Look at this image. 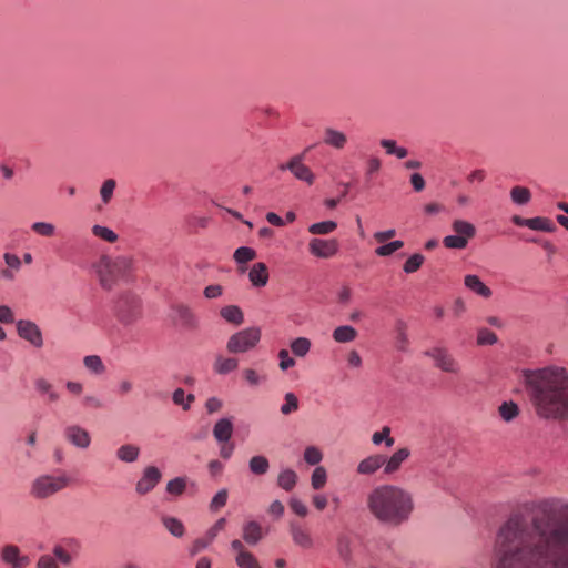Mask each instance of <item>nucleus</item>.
I'll use <instances>...</instances> for the list:
<instances>
[{"instance_id": "a18cd8bd", "label": "nucleus", "mask_w": 568, "mask_h": 568, "mask_svg": "<svg viewBox=\"0 0 568 568\" xmlns=\"http://www.w3.org/2000/svg\"><path fill=\"white\" fill-rule=\"evenodd\" d=\"M323 459L322 452L315 446H308L304 450V460L308 465H318Z\"/></svg>"}, {"instance_id": "39448f33", "label": "nucleus", "mask_w": 568, "mask_h": 568, "mask_svg": "<svg viewBox=\"0 0 568 568\" xmlns=\"http://www.w3.org/2000/svg\"><path fill=\"white\" fill-rule=\"evenodd\" d=\"M452 229L455 234L447 235L443 239V244L446 248L463 250L476 234L475 226L464 220H455L452 223Z\"/></svg>"}, {"instance_id": "e433bc0d", "label": "nucleus", "mask_w": 568, "mask_h": 568, "mask_svg": "<svg viewBox=\"0 0 568 568\" xmlns=\"http://www.w3.org/2000/svg\"><path fill=\"white\" fill-rule=\"evenodd\" d=\"M163 525L175 537H182L184 535V525L178 518L164 517Z\"/></svg>"}, {"instance_id": "f3484780", "label": "nucleus", "mask_w": 568, "mask_h": 568, "mask_svg": "<svg viewBox=\"0 0 568 568\" xmlns=\"http://www.w3.org/2000/svg\"><path fill=\"white\" fill-rule=\"evenodd\" d=\"M270 275L267 266L263 262L253 264L248 272V280L254 287H264L268 282Z\"/></svg>"}, {"instance_id": "b1692460", "label": "nucleus", "mask_w": 568, "mask_h": 568, "mask_svg": "<svg viewBox=\"0 0 568 568\" xmlns=\"http://www.w3.org/2000/svg\"><path fill=\"white\" fill-rule=\"evenodd\" d=\"M346 135L343 132L331 128L325 130L324 142L327 145L333 146L335 149H343L346 144Z\"/></svg>"}, {"instance_id": "de8ad7c7", "label": "nucleus", "mask_w": 568, "mask_h": 568, "mask_svg": "<svg viewBox=\"0 0 568 568\" xmlns=\"http://www.w3.org/2000/svg\"><path fill=\"white\" fill-rule=\"evenodd\" d=\"M298 408L297 397L293 393L285 395V403L281 406V413L288 415Z\"/></svg>"}, {"instance_id": "f704fd0d", "label": "nucleus", "mask_w": 568, "mask_h": 568, "mask_svg": "<svg viewBox=\"0 0 568 568\" xmlns=\"http://www.w3.org/2000/svg\"><path fill=\"white\" fill-rule=\"evenodd\" d=\"M233 257L237 264H245L256 257V252L252 247L241 246L235 250Z\"/></svg>"}, {"instance_id": "5701e85b", "label": "nucleus", "mask_w": 568, "mask_h": 568, "mask_svg": "<svg viewBox=\"0 0 568 568\" xmlns=\"http://www.w3.org/2000/svg\"><path fill=\"white\" fill-rule=\"evenodd\" d=\"M296 483L297 475L293 469L286 468L280 471L277 477V485L282 489H284L285 491H291L296 486Z\"/></svg>"}, {"instance_id": "6e6d98bb", "label": "nucleus", "mask_w": 568, "mask_h": 568, "mask_svg": "<svg viewBox=\"0 0 568 568\" xmlns=\"http://www.w3.org/2000/svg\"><path fill=\"white\" fill-rule=\"evenodd\" d=\"M226 519L220 518L216 523L206 531L205 536L209 538V541H213L217 534L225 528Z\"/></svg>"}, {"instance_id": "cd10ccee", "label": "nucleus", "mask_w": 568, "mask_h": 568, "mask_svg": "<svg viewBox=\"0 0 568 568\" xmlns=\"http://www.w3.org/2000/svg\"><path fill=\"white\" fill-rule=\"evenodd\" d=\"M239 366V362L235 358H225L222 356H219L214 363V371L217 374L225 375L233 371H235Z\"/></svg>"}, {"instance_id": "5fc2aeb1", "label": "nucleus", "mask_w": 568, "mask_h": 568, "mask_svg": "<svg viewBox=\"0 0 568 568\" xmlns=\"http://www.w3.org/2000/svg\"><path fill=\"white\" fill-rule=\"evenodd\" d=\"M114 189H115L114 180L109 179V180L104 181V183L102 184L101 191H100L101 199L104 203H108L111 200Z\"/></svg>"}, {"instance_id": "338daca9", "label": "nucleus", "mask_w": 568, "mask_h": 568, "mask_svg": "<svg viewBox=\"0 0 568 568\" xmlns=\"http://www.w3.org/2000/svg\"><path fill=\"white\" fill-rule=\"evenodd\" d=\"M207 467L212 477L220 476L224 469V465L217 459L211 460Z\"/></svg>"}, {"instance_id": "8fccbe9b", "label": "nucleus", "mask_w": 568, "mask_h": 568, "mask_svg": "<svg viewBox=\"0 0 568 568\" xmlns=\"http://www.w3.org/2000/svg\"><path fill=\"white\" fill-rule=\"evenodd\" d=\"M372 439L375 445H379L383 440H385L387 447H392L394 445V439L390 437V429L388 427H384L381 432H376Z\"/></svg>"}, {"instance_id": "774afa93", "label": "nucleus", "mask_w": 568, "mask_h": 568, "mask_svg": "<svg viewBox=\"0 0 568 568\" xmlns=\"http://www.w3.org/2000/svg\"><path fill=\"white\" fill-rule=\"evenodd\" d=\"M38 568H58V565L53 557L45 555L39 559Z\"/></svg>"}, {"instance_id": "a878e982", "label": "nucleus", "mask_w": 568, "mask_h": 568, "mask_svg": "<svg viewBox=\"0 0 568 568\" xmlns=\"http://www.w3.org/2000/svg\"><path fill=\"white\" fill-rule=\"evenodd\" d=\"M312 343L307 337H297L291 341L290 348L296 357H305L311 351Z\"/></svg>"}, {"instance_id": "423d86ee", "label": "nucleus", "mask_w": 568, "mask_h": 568, "mask_svg": "<svg viewBox=\"0 0 568 568\" xmlns=\"http://www.w3.org/2000/svg\"><path fill=\"white\" fill-rule=\"evenodd\" d=\"M69 484L67 476H41L32 485V495L37 498H47L63 489Z\"/></svg>"}, {"instance_id": "2f4dec72", "label": "nucleus", "mask_w": 568, "mask_h": 568, "mask_svg": "<svg viewBox=\"0 0 568 568\" xmlns=\"http://www.w3.org/2000/svg\"><path fill=\"white\" fill-rule=\"evenodd\" d=\"M235 562L239 568H262L253 552H242L235 556Z\"/></svg>"}, {"instance_id": "052dcab7", "label": "nucleus", "mask_w": 568, "mask_h": 568, "mask_svg": "<svg viewBox=\"0 0 568 568\" xmlns=\"http://www.w3.org/2000/svg\"><path fill=\"white\" fill-rule=\"evenodd\" d=\"M36 387L42 394H47L48 393L52 400H55L58 398V396L54 393L50 392L51 385L45 379H42V378L38 379L36 382Z\"/></svg>"}, {"instance_id": "79ce46f5", "label": "nucleus", "mask_w": 568, "mask_h": 568, "mask_svg": "<svg viewBox=\"0 0 568 568\" xmlns=\"http://www.w3.org/2000/svg\"><path fill=\"white\" fill-rule=\"evenodd\" d=\"M404 246V242L400 241V240H395V241H392L389 243H386L384 245H381L378 246L376 250H375V253L378 255V256H389L392 255L394 252H396L397 250L402 248Z\"/></svg>"}, {"instance_id": "0eeeda50", "label": "nucleus", "mask_w": 568, "mask_h": 568, "mask_svg": "<svg viewBox=\"0 0 568 568\" xmlns=\"http://www.w3.org/2000/svg\"><path fill=\"white\" fill-rule=\"evenodd\" d=\"M125 265L126 261L124 258H118L114 262L102 258L97 266L101 285L105 288H110L116 280V272Z\"/></svg>"}, {"instance_id": "aec40b11", "label": "nucleus", "mask_w": 568, "mask_h": 568, "mask_svg": "<svg viewBox=\"0 0 568 568\" xmlns=\"http://www.w3.org/2000/svg\"><path fill=\"white\" fill-rule=\"evenodd\" d=\"M465 286L475 294L488 298L491 296V290L475 274H468L464 278Z\"/></svg>"}, {"instance_id": "680f3d73", "label": "nucleus", "mask_w": 568, "mask_h": 568, "mask_svg": "<svg viewBox=\"0 0 568 568\" xmlns=\"http://www.w3.org/2000/svg\"><path fill=\"white\" fill-rule=\"evenodd\" d=\"M59 545L64 546V548L72 555H77L80 549V544L74 538L63 539Z\"/></svg>"}, {"instance_id": "473e14b6", "label": "nucleus", "mask_w": 568, "mask_h": 568, "mask_svg": "<svg viewBox=\"0 0 568 568\" xmlns=\"http://www.w3.org/2000/svg\"><path fill=\"white\" fill-rule=\"evenodd\" d=\"M139 448L134 445H123L118 449L116 456L120 460L132 463L138 459Z\"/></svg>"}, {"instance_id": "49530a36", "label": "nucleus", "mask_w": 568, "mask_h": 568, "mask_svg": "<svg viewBox=\"0 0 568 568\" xmlns=\"http://www.w3.org/2000/svg\"><path fill=\"white\" fill-rule=\"evenodd\" d=\"M84 365L89 371H91L95 374H100L104 371V365H103L101 358L97 355L85 356Z\"/></svg>"}, {"instance_id": "c9c22d12", "label": "nucleus", "mask_w": 568, "mask_h": 568, "mask_svg": "<svg viewBox=\"0 0 568 568\" xmlns=\"http://www.w3.org/2000/svg\"><path fill=\"white\" fill-rule=\"evenodd\" d=\"M381 145L387 154L395 155L398 159H404L407 155V150L403 146H397L394 140L384 139L381 141Z\"/></svg>"}, {"instance_id": "09e8293b", "label": "nucleus", "mask_w": 568, "mask_h": 568, "mask_svg": "<svg viewBox=\"0 0 568 568\" xmlns=\"http://www.w3.org/2000/svg\"><path fill=\"white\" fill-rule=\"evenodd\" d=\"M226 501H227V490L223 488V489L219 490L212 498V500L210 503V509L212 511H216L220 508L224 507L226 505Z\"/></svg>"}, {"instance_id": "4be33fe9", "label": "nucleus", "mask_w": 568, "mask_h": 568, "mask_svg": "<svg viewBox=\"0 0 568 568\" xmlns=\"http://www.w3.org/2000/svg\"><path fill=\"white\" fill-rule=\"evenodd\" d=\"M291 534L294 542L303 548H310L313 545L312 538L307 530L303 529L300 525L291 524Z\"/></svg>"}, {"instance_id": "2eb2a0df", "label": "nucleus", "mask_w": 568, "mask_h": 568, "mask_svg": "<svg viewBox=\"0 0 568 568\" xmlns=\"http://www.w3.org/2000/svg\"><path fill=\"white\" fill-rule=\"evenodd\" d=\"M242 537L246 544L255 546L264 537L263 528L257 521L250 520L243 525Z\"/></svg>"}, {"instance_id": "58836bf2", "label": "nucleus", "mask_w": 568, "mask_h": 568, "mask_svg": "<svg viewBox=\"0 0 568 568\" xmlns=\"http://www.w3.org/2000/svg\"><path fill=\"white\" fill-rule=\"evenodd\" d=\"M424 256L419 253L410 255L404 263L403 270L405 273L410 274L420 268L424 263Z\"/></svg>"}, {"instance_id": "72a5a7b5", "label": "nucleus", "mask_w": 568, "mask_h": 568, "mask_svg": "<svg viewBox=\"0 0 568 568\" xmlns=\"http://www.w3.org/2000/svg\"><path fill=\"white\" fill-rule=\"evenodd\" d=\"M499 414L505 422H510L519 414V408L514 402H504L499 406Z\"/></svg>"}, {"instance_id": "f257e3e1", "label": "nucleus", "mask_w": 568, "mask_h": 568, "mask_svg": "<svg viewBox=\"0 0 568 568\" xmlns=\"http://www.w3.org/2000/svg\"><path fill=\"white\" fill-rule=\"evenodd\" d=\"M493 568H568V504L542 500L535 507L532 531L521 515L499 529Z\"/></svg>"}, {"instance_id": "6e6552de", "label": "nucleus", "mask_w": 568, "mask_h": 568, "mask_svg": "<svg viewBox=\"0 0 568 568\" xmlns=\"http://www.w3.org/2000/svg\"><path fill=\"white\" fill-rule=\"evenodd\" d=\"M339 245L335 239L313 237L308 243L310 253L318 258H331L338 252Z\"/></svg>"}, {"instance_id": "3c124183", "label": "nucleus", "mask_w": 568, "mask_h": 568, "mask_svg": "<svg viewBox=\"0 0 568 568\" xmlns=\"http://www.w3.org/2000/svg\"><path fill=\"white\" fill-rule=\"evenodd\" d=\"M278 367L282 371H287L288 368H292L295 366V359L290 355L287 349H281L278 352Z\"/></svg>"}, {"instance_id": "20e7f679", "label": "nucleus", "mask_w": 568, "mask_h": 568, "mask_svg": "<svg viewBox=\"0 0 568 568\" xmlns=\"http://www.w3.org/2000/svg\"><path fill=\"white\" fill-rule=\"evenodd\" d=\"M260 327H247L233 334L227 342L230 353H245L253 349L261 341Z\"/></svg>"}, {"instance_id": "9d476101", "label": "nucleus", "mask_w": 568, "mask_h": 568, "mask_svg": "<svg viewBox=\"0 0 568 568\" xmlns=\"http://www.w3.org/2000/svg\"><path fill=\"white\" fill-rule=\"evenodd\" d=\"M17 331L21 338L30 342L36 347H41L43 344L42 334L38 325L31 321H19L17 323Z\"/></svg>"}, {"instance_id": "f8f14e48", "label": "nucleus", "mask_w": 568, "mask_h": 568, "mask_svg": "<svg viewBox=\"0 0 568 568\" xmlns=\"http://www.w3.org/2000/svg\"><path fill=\"white\" fill-rule=\"evenodd\" d=\"M281 170H290L296 179L307 184L314 182V174L308 166L302 163V156L293 158L287 164L281 165Z\"/></svg>"}, {"instance_id": "13d9d810", "label": "nucleus", "mask_w": 568, "mask_h": 568, "mask_svg": "<svg viewBox=\"0 0 568 568\" xmlns=\"http://www.w3.org/2000/svg\"><path fill=\"white\" fill-rule=\"evenodd\" d=\"M53 554L55 558H58L62 564H69L72 559V554H70L64 546L57 545L53 548Z\"/></svg>"}, {"instance_id": "603ef678", "label": "nucleus", "mask_w": 568, "mask_h": 568, "mask_svg": "<svg viewBox=\"0 0 568 568\" xmlns=\"http://www.w3.org/2000/svg\"><path fill=\"white\" fill-rule=\"evenodd\" d=\"M497 342V336L494 332L483 328L478 332L477 343L479 345H493Z\"/></svg>"}, {"instance_id": "c03bdc74", "label": "nucleus", "mask_w": 568, "mask_h": 568, "mask_svg": "<svg viewBox=\"0 0 568 568\" xmlns=\"http://www.w3.org/2000/svg\"><path fill=\"white\" fill-rule=\"evenodd\" d=\"M92 233L95 236H98L109 243H113L118 240V235L111 229H109L106 226L94 225L92 227Z\"/></svg>"}, {"instance_id": "0e129e2a", "label": "nucleus", "mask_w": 568, "mask_h": 568, "mask_svg": "<svg viewBox=\"0 0 568 568\" xmlns=\"http://www.w3.org/2000/svg\"><path fill=\"white\" fill-rule=\"evenodd\" d=\"M268 514L275 518H281L284 515V505L280 500H274L268 507Z\"/></svg>"}, {"instance_id": "bb28decb", "label": "nucleus", "mask_w": 568, "mask_h": 568, "mask_svg": "<svg viewBox=\"0 0 568 568\" xmlns=\"http://www.w3.org/2000/svg\"><path fill=\"white\" fill-rule=\"evenodd\" d=\"M357 332L349 325L338 326L333 332V338L337 343H348L356 338Z\"/></svg>"}, {"instance_id": "e2e57ef3", "label": "nucleus", "mask_w": 568, "mask_h": 568, "mask_svg": "<svg viewBox=\"0 0 568 568\" xmlns=\"http://www.w3.org/2000/svg\"><path fill=\"white\" fill-rule=\"evenodd\" d=\"M0 322L11 324L14 322V316L9 306L0 305Z\"/></svg>"}, {"instance_id": "a211bd4d", "label": "nucleus", "mask_w": 568, "mask_h": 568, "mask_svg": "<svg viewBox=\"0 0 568 568\" xmlns=\"http://www.w3.org/2000/svg\"><path fill=\"white\" fill-rule=\"evenodd\" d=\"M386 462L384 455H372L363 459L358 466L357 471L362 475H371L378 470Z\"/></svg>"}, {"instance_id": "69168bd1", "label": "nucleus", "mask_w": 568, "mask_h": 568, "mask_svg": "<svg viewBox=\"0 0 568 568\" xmlns=\"http://www.w3.org/2000/svg\"><path fill=\"white\" fill-rule=\"evenodd\" d=\"M213 541H209V538L204 536L203 538H197L194 540L191 549V554L195 555L196 552L205 549Z\"/></svg>"}, {"instance_id": "ea45409f", "label": "nucleus", "mask_w": 568, "mask_h": 568, "mask_svg": "<svg viewBox=\"0 0 568 568\" xmlns=\"http://www.w3.org/2000/svg\"><path fill=\"white\" fill-rule=\"evenodd\" d=\"M186 488V479L184 477H176L166 484V491L173 496H180Z\"/></svg>"}, {"instance_id": "1a4fd4ad", "label": "nucleus", "mask_w": 568, "mask_h": 568, "mask_svg": "<svg viewBox=\"0 0 568 568\" xmlns=\"http://www.w3.org/2000/svg\"><path fill=\"white\" fill-rule=\"evenodd\" d=\"M162 474L155 466H148L136 483V493L145 495L151 491L161 480Z\"/></svg>"}, {"instance_id": "7c9ffc66", "label": "nucleus", "mask_w": 568, "mask_h": 568, "mask_svg": "<svg viewBox=\"0 0 568 568\" xmlns=\"http://www.w3.org/2000/svg\"><path fill=\"white\" fill-rule=\"evenodd\" d=\"M248 467L254 475H264L270 468V463L264 456H253L250 459Z\"/></svg>"}, {"instance_id": "f03ea898", "label": "nucleus", "mask_w": 568, "mask_h": 568, "mask_svg": "<svg viewBox=\"0 0 568 568\" xmlns=\"http://www.w3.org/2000/svg\"><path fill=\"white\" fill-rule=\"evenodd\" d=\"M526 383L538 416L547 419L568 417V382L564 369L530 372L526 374Z\"/></svg>"}, {"instance_id": "4c0bfd02", "label": "nucleus", "mask_w": 568, "mask_h": 568, "mask_svg": "<svg viewBox=\"0 0 568 568\" xmlns=\"http://www.w3.org/2000/svg\"><path fill=\"white\" fill-rule=\"evenodd\" d=\"M510 196L514 203L523 205L530 201L531 194L527 187L515 186L510 191Z\"/></svg>"}, {"instance_id": "7ed1b4c3", "label": "nucleus", "mask_w": 568, "mask_h": 568, "mask_svg": "<svg viewBox=\"0 0 568 568\" xmlns=\"http://www.w3.org/2000/svg\"><path fill=\"white\" fill-rule=\"evenodd\" d=\"M367 506L379 521L397 526L408 519L413 510V500L402 488L383 485L372 490Z\"/></svg>"}, {"instance_id": "4d7b16f0", "label": "nucleus", "mask_w": 568, "mask_h": 568, "mask_svg": "<svg viewBox=\"0 0 568 568\" xmlns=\"http://www.w3.org/2000/svg\"><path fill=\"white\" fill-rule=\"evenodd\" d=\"M243 375L251 386H256L265 379V377L260 376L258 373L252 368L244 369Z\"/></svg>"}, {"instance_id": "a19ab883", "label": "nucleus", "mask_w": 568, "mask_h": 568, "mask_svg": "<svg viewBox=\"0 0 568 568\" xmlns=\"http://www.w3.org/2000/svg\"><path fill=\"white\" fill-rule=\"evenodd\" d=\"M327 474L324 467L317 466L312 474L311 484L314 489H321L325 486Z\"/></svg>"}, {"instance_id": "c85d7f7f", "label": "nucleus", "mask_w": 568, "mask_h": 568, "mask_svg": "<svg viewBox=\"0 0 568 568\" xmlns=\"http://www.w3.org/2000/svg\"><path fill=\"white\" fill-rule=\"evenodd\" d=\"M525 224L527 227L535 231L552 232L555 230L554 222L547 217H531L528 219Z\"/></svg>"}, {"instance_id": "4468645a", "label": "nucleus", "mask_w": 568, "mask_h": 568, "mask_svg": "<svg viewBox=\"0 0 568 568\" xmlns=\"http://www.w3.org/2000/svg\"><path fill=\"white\" fill-rule=\"evenodd\" d=\"M68 440L79 448H87L91 443L89 433L79 426H69L65 428Z\"/></svg>"}, {"instance_id": "864d4df0", "label": "nucleus", "mask_w": 568, "mask_h": 568, "mask_svg": "<svg viewBox=\"0 0 568 568\" xmlns=\"http://www.w3.org/2000/svg\"><path fill=\"white\" fill-rule=\"evenodd\" d=\"M31 227L36 233L42 236H52L54 234V226L51 223L34 222Z\"/></svg>"}, {"instance_id": "dca6fc26", "label": "nucleus", "mask_w": 568, "mask_h": 568, "mask_svg": "<svg viewBox=\"0 0 568 568\" xmlns=\"http://www.w3.org/2000/svg\"><path fill=\"white\" fill-rule=\"evenodd\" d=\"M2 560L11 566V568H26L29 560L21 557L17 546H6L2 550Z\"/></svg>"}, {"instance_id": "c756f323", "label": "nucleus", "mask_w": 568, "mask_h": 568, "mask_svg": "<svg viewBox=\"0 0 568 568\" xmlns=\"http://www.w3.org/2000/svg\"><path fill=\"white\" fill-rule=\"evenodd\" d=\"M337 227V223L334 221H323L313 223L308 226V232L313 235H326L334 232Z\"/></svg>"}, {"instance_id": "6ab92c4d", "label": "nucleus", "mask_w": 568, "mask_h": 568, "mask_svg": "<svg viewBox=\"0 0 568 568\" xmlns=\"http://www.w3.org/2000/svg\"><path fill=\"white\" fill-rule=\"evenodd\" d=\"M233 434V423L231 418L219 419L213 427L214 438L219 443H227Z\"/></svg>"}, {"instance_id": "ddd939ff", "label": "nucleus", "mask_w": 568, "mask_h": 568, "mask_svg": "<svg viewBox=\"0 0 568 568\" xmlns=\"http://www.w3.org/2000/svg\"><path fill=\"white\" fill-rule=\"evenodd\" d=\"M140 305L135 298H125L119 302L118 316L124 322H131L139 314Z\"/></svg>"}, {"instance_id": "37998d69", "label": "nucleus", "mask_w": 568, "mask_h": 568, "mask_svg": "<svg viewBox=\"0 0 568 568\" xmlns=\"http://www.w3.org/2000/svg\"><path fill=\"white\" fill-rule=\"evenodd\" d=\"M193 400H194V395H192V394L186 395L182 388H178L173 393L174 404L182 406L184 409H189L191 406V403Z\"/></svg>"}, {"instance_id": "9b49d317", "label": "nucleus", "mask_w": 568, "mask_h": 568, "mask_svg": "<svg viewBox=\"0 0 568 568\" xmlns=\"http://www.w3.org/2000/svg\"><path fill=\"white\" fill-rule=\"evenodd\" d=\"M427 355L433 357L435 361V365L444 372L456 373L458 371V364L453 358V356L447 352V349L442 347H436L433 351L428 352Z\"/></svg>"}, {"instance_id": "412c9836", "label": "nucleus", "mask_w": 568, "mask_h": 568, "mask_svg": "<svg viewBox=\"0 0 568 568\" xmlns=\"http://www.w3.org/2000/svg\"><path fill=\"white\" fill-rule=\"evenodd\" d=\"M409 450L407 448H400L396 450L389 458H386L384 466L385 474H393L397 471L402 464L409 457Z\"/></svg>"}, {"instance_id": "bf43d9fd", "label": "nucleus", "mask_w": 568, "mask_h": 568, "mask_svg": "<svg viewBox=\"0 0 568 568\" xmlns=\"http://www.w3.org/2000/svg\"><path fill=\"white\" fill-rule=\"evenodd\" d=\"M290 506L296 515L301 517H305L307 515V507L300 499L292 498L290 501Z\"/></svg>"}, {"instance_id": "393cba45", "label": "nucleus", "mask_w": 568, "mask_h": 568, "mask_svg": "<svg viewBox=\"0 0 568 568\" xmlns=\"http://www.w3.org/2000/svg\"><path fill=\"white\" fill-rule=\"evenodd\" d=\"M221 316L229 323L241 325L244 321L242 310L236 305H229L221 310Z\"/></svg>"}]
</instances>
